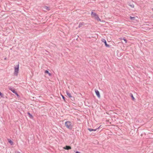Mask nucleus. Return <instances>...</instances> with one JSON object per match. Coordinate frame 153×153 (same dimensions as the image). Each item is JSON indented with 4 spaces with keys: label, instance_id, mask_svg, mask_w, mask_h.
Returning a JSON list of instances; mask_svg holds the SVG:
<instances>
[{
    "label": "nucleus",
    "instance_id": "nucleus-1",
    "mask_svg": "<svg viewBox=\"0 0 153 153\" xmlns=\"http://www.w3.org/2000/svg\"><path fill=\"white\" fill-rule=\"evenodd\" d=\"M65 125L66 127L69 129L71 130L73 128L72 124L70 121H66L65 123Z\"/></svg>",
    "mask_w": 153,
    "mask_h": 153
},
{
    "label": "nucleus",
    "instance_id": "nucleus-2",
    "mask_svg": "<svg viewBox=\"0 0 153 153\" xmlns=\"http://www.w3.org/2000/svg\"><path fill=\"white\" fill-rule=\"evenodd\" d=\"M19 65H18L14 67V75L15 76H17L18 74V73L19 71Z\"/></svg>",
    "mask_w": 153,
    "mask_h": 153
},
{
    "label": "nucleus",
    "instance_id": "nucleus-3",
    "mask_svg": "<svg viewBox=\"0 0 153 153\" xmlns=\"http://www.w3.org/2000/svg\"><path fill=\"white\" fill-rule=\"evenodd\" d=\"M91 15L92 16L94 17L95 19L98 21H101V19L99 18L98 15L96 13H94L93 12H91Z\"/></svg>",
    "mask_w": 153,
    "mask_h": 153
},
{
    "label": "nucleus",
    "instance_id": "nucleus-4",
    "mask_svg": "<svg viewBox=\"0 0 153 153\" xmlns=\"http://www.w3.org/2000/svg\"><path fill=\"white\" fill-rule=\"evenodd\" d=\"M102 42H104L105 44V46L108 48H110V45L108 44L107 43L106 41L105 40V39H102L101 40Z\"/></svg>",
    "mask_w": 153,
    "mask_h": 153
},
{
    "label": "nucleus",
    "instance_id": "nucleus-5",
    "mask_svg": "<svg viewBox=\"0 0 153 153\" xmlns=\"http://www.w3.org/2000/svg\"><path fill=\"white\" fill-rule=\"evenodd\" d=\"M95 93H96L97 96V97L99 98H100V93L99 91L97 89H95Z\"/></svg>",
    "mask_w": 153,
    "mask_h": 153
},
{
    "label": "nucleus",
    "instance_id": "nucleus-6",
    "mask_svg": "<svg viewBox=\"0 0 153 153\" xmlns=\"http://www.w3.org/2000/svg\"><path fill=\"white\" fill-rule=\"evenodd\" d=\"M63 149L65 150H69L70 149H71V147L70 146L66 145L65 147H64Z\"/></svg>",
    "mask_w": 153,
    "mask_h": 153
},
{
    "label": "nucleus",
    "instance_id": "nucleus-7",
    "mask_svg": "<svg viewBox=\"0 0 153 153\" xmlns=\"http://www.w3.org/2000/svg\"><path fill=\"white\" fill-rule=\"evenodd\" d=\"M9 88V89L12 91L13 93L16 91L15 89L12 87H10Z\"/></svg>",
    "mask_w": 153,
    "mask_h": 153
},
{
    "label": "nucleus",
    "instance_id": "nucleus-8",
    "mask_svg": "<svg viewBox=\"0 0 153 153\" xmlns=\"http://www.w3.org/2000/svg\"><path fill=\"white\" fill-rule=\"evenodd\" d=\"M84 25V23L83 22H80L79 24L78 27L80 28L82 26Z\"/></svg>",
    "mask_w": 153,
    "mask_h": 153
},
{
    "label": "nucleus",
    "instance_id": "nucleus-9",
    "mask_svg": "<svg viewBox=\"0 0 153 153\" xmlns=\"http://www.w3.org/2000/svg\"><path fill=\"white\" fill-rule=\"evenodd\" d=\"M8 141L11 145H12L13 144V142L11 140H10V139H8Z\"/></svg>",
    "mask_w": 153,
    "mask_h": 153
},
{
    "label": "nucleus",
    "instance_id": "nucleus-10",
    "mask_svg": "<svg viewBox=\"0 0 153 153\" xmlns=\"http://www.w3.org/2000/svg\"><path fill=\"white\" fill-rule=\"evenodd\" d=\"M27 114H28L29 117L30 118H33V116L32 115V114H31L29 112H27Z\"/></svg>",
    "mask_w": 153,
    "mask_h": 153
},
{
    "label": "nucleus",
    "instance_id": "nucleus-11",
    "mask_svg": "<svg viewBox=\"0 0 153 153\" xmlns=\"http://www.w3.org/2000/svg\"><path fill=\"white\" fill-rule=\"evenodd\" d=\"M66 94H67V95H68V97H71V96H72L71 95V94L70 93H69V92L68 91H66Z\"/></svg>",
    "mask_w": 153,
    "mask_h": 153
},
{
    "label": "nucleus",
    "instance_id": "nucleus-12",
    "mask_svg": "<svg viewBox=\"0 0 153 153\" xmlns=\"http://www.w3.org/2000/svg\"><path fill=\"white\" fill-rule=\"evenodd\" d=\"M44 8L48 10H50V7H48V6H45L44 7Z\"/></svg>",
    "mask_w": 153,
    "mask_h": 153
},
{
    "label": "nucleus",
    "instance_id": "nucleus-13",
    "mask_svg": "<svg viewBox=\"0 0 153 153\" xmlns=\"http://www.w3.org/2000/svg\"><path fill=\"white\" fill-rule=\"evenodd\" d=\"M45 73L48 74L50 76H51V74L50 73L48 70H46L45 71Z\"/></svg>",
    "mask_w": 153,
    "mask_h": 153
},
{
    "label": "nucleus",
    "instance_id": "nucleus-14",
    "mask_svg": "<svg viewBox=\"0 0 153 153\" xmlns=\"http://www.w3.org/2000/svg\"><path fill=\"white\" fill-rule=\"evenodd\" d=\"M130 18L132 21H134L135 20L136 17H132L131 16H130Z\"/></svg>",
    "mask_w": 153,
    "mask_h": 153
},
{
    "label": "nucleus",
    "instance_id": "nucleus-15",
    "mask_svg": "<svg viewBox=\"0 0 153 153\" xmlns=\"http://www.w3.org/2000/svg\"><path fill=\"white\" fill-rule=\"evenodd\" d=\"M71 100L73 101H74L75 100L74 97L72 96L70 97Z\"/></svg>",
    "mask_w": 153,
    "mask_h": 153
},
{
    "label": "nucleus",
    "instance_id": "nucleus-16",
    "mask_svg": "<svg viewBox=\"0 0 153 153\" xmlns=\"http://www.w3.org/2000/svg\"><path fill=\"white\" fill-rule=\"evenodd\" d=\"M14 93L15 94L17 97H19V95L17 93L16 91Z\"/></svg>",
    "mask_w": 153,
    "mask_h": 153
},
{
    "label": "nucleus",
    "instance_id": "nucleus-17",
    "mask_svg": "<svg viewBox=\"0 0 153 153\" xmlns=\"http://www.w3.org/2000/svg\"><path fill=\"white\" fill-rule=\"evenodd\" d=\"M131 98H132V100H133L134 101L135 100V99L134 97H133V95L132 94H131Z\"/></svg>",
    "mask_w": 153,
    "mask_h": 153
},
{
    "label": "nucleus",
    "instance_id": "nucleus-18",
    "mask_svg": "<svg viewBox=\"0 0 153 153\" xmlns=\"http://www.w3.org/2000/svg\"><path fill=\"white\" fill-rule=\"evenodd\" d=\"M88 130L90 131H93V129L91 128H88Z\"/></svg>",
    "mask_w": 153,
    "mask_h": 153
},
{
    "label": "nucleus",
    "instance_id": "nucleus-19",
    "mask_svg": "<svg viewBox=\"0 0 153 153\" xmlns=\"http://www.w3.org/2000/svg\"><path fill=\"white\" fill-rule=\"evenodd\" d=\"M100 126H100L99 127H98V128H96V129H93V131H96L98 129H99V128H100Z\"/></svg>",
    "mask_w": 153,
    "mask_h": 153
},
{
    "label": "nucleus",
    "instance_id": "nucleus-20",
    "mask_svg": "<svg viewBox=\"0 0 153 153\" xmlns=\"http://www.w3.org/2000/svg\"><path fill=\"white\" fill-rule=\"evenodd\" d=\"M61 96H62V99H63V100L65 101V97H64V96L63 95H62V94H61Z\"/></svg>",
    "mask_w": 153,
    "mask_h": 153
},
{
    "label": "nucleus",
    "instance_id": "nucleus-21",
    "mask_svg": "<svg viewBox=\"0 0 153 153\" xmlns=\"http://www.w3.org/2000/svg\"><path fill=\"white\" fill-rule=\"evenodd\" d=\"M131 7L132 8H134V5L133 4H132L131 5H130Z\"/></svg>",
    "mask_w": 153,
    "mask_h": 153
},
{
    "label": "nucleus",
    "instance_id": "nucleus-22",
    "mask_svg": "<svg viewBox=\"0 0 153 153\" xmlns=\"http://www.w3.org/2000/svg\"><path fill=\"white\" fill-rule=\"evenodd\" d=\"M81 153L80 152H78V151H76V153Z\"/></svg>",
    "mask_w": 153,
    "mask_h": 153
},
{
    "label": "nucleus",
    "instance_id": "nucleus-23",
    "mask_svg": "<svg viewBox=\"0 0 153 153\" xmlns=\"http://www.w3.org/2000/svg\"><path fill=\"white\" fill-rule=\"evenodd\" d=\"M123 39L124 40V38H123Z\"/></svg>",
    "mask_w": 153,
    "mask_h": 153
},
{
    "label": "nucleus",
    "instance_id": "nucleus-24",
    "mask_svg": "<svg viewBox=\"0 0 153 153\" xmlns=\"http://www.w3.org/2000/svg\"><path fill=\"white\" fill-rule=\"evenodd\" d=\"M125 42H126V40H125Z\"/></svg>",
    "mask_w": 153,
    "mask_h": 153
},
{
    "label": "nucleus",
    "instance_id": "nucleus-25",
    "mask_svg": "<svg viewBox=\"0 0 153 153\" xmlns=\"http://www.w3.org/2000/svg\"><path fill=\"white\" fill-rule=\"evenodd\" d=\"M17 153H21L20 152H17Z\"/></svg>",
    "mask_w": 153,
    "mask_h": 153
},
{
    "label": "nucleus",
    "instance_id": "nucleus-26",
    "mask_svg": "<svg viewBox=\"0 0 153 153\" xmlns=\"http://www.w3.org/2000/svg\"><path fill=\"white\" fill-rule=\"evenodd\" d=\"M6 59V58H5L4 59Z\"/></svg>",
    "mask_w": 153,
    "mask_h": 153
},
{
    "label": "nucleus",
    "instance_id": "nucleus-27",
    "mask_svg": "<svg viewBox=\"0 0 153 153\" xmlns=\"http://www.w3.org/2000/svg\"><path fill=\"white\" fill-rule=\"evenodd\" d=\"M152 10H153V8L152 9Z\"/></svg>",
    "mask_w": 153,
    "mask_h": 153
}]
</instances>
